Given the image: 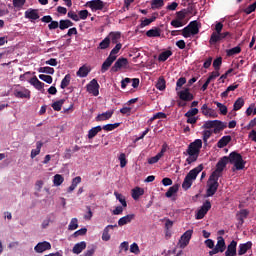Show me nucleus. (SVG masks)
I'll return each instance as SVG.
<instances>
[{
    "label": "nucleus",
    "instance_id": "1",
    "mask_svg": "<svg viewBox=\"0 0 256 256\" xmlns=\"http://www.w3.org/2000/svg\"><path fill=\"white\" fill-rule=\"evenodd\" d=\"M207 187V197H213V195H215L217 193V190L219 189V177L211 174L207 181Z\"/></svg>",
    "mask_w": 256,
    "mask_h": 256
},
{
    "label": "nucleus",
    "instance_id": "2",
    "mask_svg": "<svg viewBox=\"0 0 256 256\" xmlns=\"http://www.w3.org/2000/svg\"><path fill=\"white\" fill-rule=\"evenodd\" d=\"M199 22L197 20L191 21L184 29H182V35L185 39H189L191 35H198Z\"/></svg>",
    "mask_w": 256,
    "mask_h": 256
},
{
    "label": "nucleus",
    "instance_id": "3",
    "mask_svg": "<svg viewBox=\"0 0 256 256\" xmlns=\"http://www.w3.org/2000/svg\"><path fill=\"white\" fill-rule=\"evenodd\" d=\"M227 163H229V157L224 156L222 157L216 164L215 171L212 172L211 175H214V177H221L223 170L227 167Z\"/></svg>",
    "mask_w": 256,
    "mask_h": 256
},
{
    "label": "nucleus",
    "instance_id": "4",
    "mask_svg": "<svg viewBox=\"0 0 256 256\" xmlns=\"http://www.w3.org/2000/svg\"><path fill=\"white\" fill-rule=\"evenodd\" d=\"M202 147L203 141L201 139H196L194 142L189 144L186 153H188V155H199V153H201Z\"/></svg>",
    "mask_w": 256,
    "mask_h": 256
},
{
    "label": "nucleus",
    "instance_id": "5",
    "mask_svg": "<svg viewBox=\"0 0 256 256\" xmlns=\"http://www.w3.org/2000/svg\"><path fill=\"white\" fill-rule=\"evenodd\" d=\"M225 249H227V245L225 244V238H223L222 236H218L217 244L211 251H209V255L213 256L217 255V253H224Z\"/></svg>",
    "mask_w": 256,
    "mask_h": 256
},
{
    "label": "nucleus",
    "instance_id": "6",
    "mask_svg": "<svg viewBox=\"0 0 256 256\" xmlns=\"http://www.w3.org/2000/svg\"><path fill=\"white\" fill-rule=\"evenodd\" d=\"M221 31H223V22H216L214 32L210 36V45H215L216 43H219V35Z\"/></svg>",
    "mask_w": 256,
    "mask_h": 256
},
{
    "label": "nucleus",
    "instance_id": "7",
    "mask_svg": "<svg viewBox=\"0 0 256 256\" xmlns=\"http://www.w3.org/2000/svg\"><path fill=\"white\" fill-rule=\"evenodd\" d=\"M127 65H129V60L127 58L120 57L111 67V73H118L121 69H127Z\"/></svg>",
    "mask_w": 256,
    "mask_h": 256
},
{
    "label": "nucleus",
    "instance_id": "8",
    "mask_svg": "<svg viewBox=\"0 0 256 256\" xmlns=\"http://www.w3.org/2000/svg\"><path fill=\"white\" fill-rule=\"evenodd\" d=\"M191 237H193V230H187L179 240V247L180 249H185L187 245H189V241H191Z\"/></svg>",
    "mask_w": 256,
    "mask_h": 256
},
{
    "label": "nucleus",
    "instance_id": "9",
    "mask_svg": "<svg viewBox=\"0 0 256 256\" xmlns=\"http://www.w3.org/2000/svg\"><path fill=\"white\" fill-rule=\"evenodd\" d=\"M211 209V201L206 200L201 208L196 213V219H203L206 215V213H209V210Z\"/></svg>",
    "mask_w": 256,
    "mask_h": 256
},
{
    "label": "nucleus",
    "instance_id": "10",
    "mask_svg": "<svg viewBox=\"0 0 256 256\" xmlns=\"http://www.w3.org/2000/svg\"><path fill=\"white\" fill-rule=\"evenodd\" d=\"M14 96L17 99H31V91L29 89L22 87L21 89H14Z\"/></svg>",
    "mask_w": 256,
    "mask_h": 256
},
{
    "label": "nucleus",
    "instance_id": "11",
    "mask_svg": "<svg viewBox=\"0 0 256 256\" xmlns=\"http://www.w3.org/2000/svg\"><path fill=\"white\" fill-rule=\"evenodd\" d=\"M86 88L88 93H91L94 97L99 95V82H97V79H92L89 84H87Z\"/></svg>",
    "mask_w": 256,
    "mask_h": 256
},
{
    "label": "nucleus",
    "instance_id": "12",
    "mask_svg": "<svg viewBox=\"0 0 256 256\" xmlns=\"http://www.w3.org/2000/svg\"><path fill=\"white\" fill-rule=\"evenodd\" d=\"M87 7H89L92 11H103L105 8V2L102 0H92L87 2Z\"/></svg>",
    "mask_w": 256,
    "mask_h": 256
},
{
    "label": "nucleus",
    "instance_id": "13",
    "mask_svg": "<svg viewBox=\"0 0 256 256\" xmlns=\"http://www.w3.org/2000/svg\"><path fill=\"white\" fill-rule=\"evenodd\" d=\"M178 97L181 99V101H193V99H195V96H193V94L189 91V88L181 90L178 93Z\"/></svg>",
    "mask_w": 256,
    "mask_h": 256
},
{
    "label": "nucleus",
    "instance_id": "14",
    "mask_svg": "<svg viewBox=\"0 0 256 256\" xmlns=\"http://www.w3.org/2000/svg\"><path fill=\"white\" fill-rule=\"evenodd\" d=\"M225 256H237V241L232 240L227 246Z\"/></svg>",
    "mask_w": 256,
    "mask_h": 256
},
{
    "label": "nucleus",
    "instance_id": "15",
    "mask_svg": "<svg viewBox=\"0 0 256 256\" xmlns=\"http://www.w3.org/2000/svg\"><path fill=\"white\" fill-rule=\"evenodd\" d=\"M116 60L117 57L108 56L101 66V73H106V71H109V67H111Z\"/></svg>",
    "mask_w": 256,
    "mask_h": 256
},
{
    "label": "nucleus",
    "instance_id": "16",
    "mask_svg": "<svg viewBox=\"0 0 256 256\" xmlns=\"http://www.w3.org/2000/svg\"><path fill=\"white\" fill-rule=\"evenodd\" d=\"M49 249H51V243L47 241L40 242L34 247L36 253H44V251H49Z\"/></svg>",
    "mask_w": 256,
    "mask_h": 256
},
{
    "label": "nucleus",
    "instance_id": "17",
    "mask_svg": "<svg viewBox=\"0 0 256 256\" xmlns=\"http://www.w3.org/2000/svg\"><path fill=\"white\" fill-rule=\"evenodd\" d=\"M25 18L31 19L32 21H37V19H39V10L33 8L26 10Z\"/></svg>",
    "mask_w": 256,
    "mask_h": 256
},
{
    "label": "nucleus",
    "instance_id": "18",
    "mask_svg": "<svg viewBox=\"0 0 256 256\" xmlns=\"http://www.w3.org/2000/svg\"><path fill=\"white\" fill-rule=\"evenodd\" d=\"M201 171H203V164H200L196 168L190 170L186 177H189L190 179H192V181H195V179H197V175H199Z\"/></svg>",
    "mask_w": 256,
    "mask_h": 256
},
{
    "label": "nucleus",
    "instance_id": "19",
    "mask_svg": "<svg viewBox=\"0 0 256 256\" xmlns=\"http://www.w3.org/2000/svg\"><path fill=\"white\" fill-rule=\"evenodd\" d=\"M253 247V242L252 241H248L246 243L243 244H239V248H238V255H245V253H247V251H249V249H251Z\"/></svg>",
    "mask_w": 256,
    "mask_h": 256
},
{
    "label": "nucleus",
    "instance_id": "20",
    "mask_svg": "<svg viewBox=\"0 0 256 256\" xmlns=\"http://www.w3.org/2000/svg\"><path fill=\"white\" fill-rule=\"evenodd\" d=\"M249 217V210L247 209H242L237 213V220H238V225H243L245 223V219Z\"/></svg>",
    "mask_w": 256,
    "mask_h": 256
},
{
    "label": "nucleus",
    "instance_id": "21",
    "mask_svg": "<svg viewBox=\"0 0 256 256\" xmlns=\"http://www.w3.org/2000/svg\"><path fill=\"white\" fill-rule=\"evenodd\" d=\"M85 249H87V243L85 241H82V242L74 245L72 252L75 255H79L80 253H83V251H85Z\"/></svg>",
    "mask_w": 256,
    "mask_h": 256
},
{
    "label": "nucleus",
    "instance_id": "22",
    "mask_svg": "<svg viewBox=\"0 0 256 256\" xmlns=\"http://www.w3.org/2000/svg\"><path fill=\"white\" fill-rule=\"evenodd\" d=\"M113 110H108L102 114H98L96 116V121L101 122V121H108V119H111V117H113Z\"/></svg>",
    "mask_w": 256,
    "mask_h": 256
},
{
    "label": "nucleus",
    "instance_id": "23",
    "mask_svg": "<svg viewBox=\"0 0 256 256\" xmlns=\"http://www.w3.org/2000/svg\"><path fill=\"white\" fill-rule=\"evenodd\" d=\"M135 219V214H128L118 220V227H123V225H127L131 223Z\"/></svg>",
    "mask_w": 256,
    "mask_h": 256
},
{
    "label": "nucleus",
    "instance_id": "24",
    "mask_svg": "<svg viewBox=\"0 0 256 256\" xmlns=\"http://www.w3.org/2000/svg\"><path fill=\"white\" fill-rule=\"evenodd\" d=\"M115 228H117V224L106 226L102 233V241H110L111 235L109 234V231Z\"/></svg>",
    "mask_w": 256,
    "mask_h": 256
},
{
    "label": "nucleus",
    "instance_id": "25",
    "mask_svg": "<svg viewBox=\"0 0 256 256\" xmlns=\"http://www.w3.org/2000/svg\"><path fill=\"white\" fill-rule=\"evenodd\" d=\"M29 82L35 89H37V91H43V88L45 87V83L39 81L37 76L32 77Z\"/></svg>",
    "mask_w": 256,
    "mask_h": 256
},
{
    "label": "nucleus",
    "instance_id": "26",
    "mask_svg": "<svg viewBox=\"0 0 256 256\" xmlns=\"http://www.w3.org/2000/svg\"><path fill=\"white\" fill-rule=\"evenodd\" d=\"M110 43H113V45L119 44V39H121V32H110L107 36Z\"/></svg>",
    "mask_w": 256,
    "mask_h": 256
},
{
    "label": "nucleus",
    "instance_id": "27",
    "mask_svg": "<svg viewBox=\"0 0 256 256\" xmlns=\"http://www.w3.org/2000/svg\"><path fill=\"white\" fill-rule=\"evenodd\" d=\"M231 143V136H223L218 142H217V147L219 149H223V147H227Z\"/></svg>",
    "mask_w": 256,
    "mask_h": 256
},
{
    "label": "nucleus",
    "instance_id": "28",
    "mask_svg": "<svg viewBox=\"0 0 256 256\" xmlns=\"http://www.w3.org/2000/svg\"><path fill=\"white\" fill-rule=\"evenodd\" d=\"M101 131H103L102 126H96V127L91 128L88 131V135H87L88 139H94V137H97V134L101 133Z\"/></svg>",
    "mask_w": 256,
    "mask_h": 256
},
{
    "label": "nucleus",
    "instance_id": "29",
    "mask_svg": "<svg viewBox=\"0 0 256 256\" xmlns=\"http://www.w3.org/2000/svg\"><path fill=\"white\" fill-rule=\"evenodd\" d=\"M223 129H227V123L221 122V120H215L213 133H219Z\"/></svg>",
    "mask_w": 256,
    "mask_h": 256
},
{
    "label": "nucleus",
    "instance_id": "30",
    "mask_svg": "<svg viewBox=\"0 0 256 256\" xmlns=\"http://www.w3.org/2000/svg\"><path fill=\"white\" fill-rule=\"evenodd\" d=\"M89 73H91V69H89V67L83 65L79 68V70L76 72L77 77H87V75H89Z\"/></svg>",
    "mask_w": 256,
    "mask_h": 256
},
{
    "label": "nucleus",
    "instance_id": "31",
    "mask_svg": "<svg viewBox=\"0 0 256 256\" xmlns=\"http://www.w3.org/2000/svg\"><path fill=\"white\" fill-rule=\"evenodd\" d=\"M243 156L237 152H231L228 156V163H231V165H234V163H237Z\"/></svg>",
    "mask_w": 256,
    "mask_h": 256
},
{
    "label": "nucleus",
    "instance_id": "32",
    "mask_svg": "<svg viewBox=\"0 0 256 256\" xmlns=\"http://www.w3.org/2000/svg\"><path fill=\"white\" fill-rule=\"evenodd\" d=\"M69 27H73V22L71 20L66 19L59 21V29L61 31H65V29H69Z\"/></svg>",
    "mask_w": 256,
    "mask_h": 256
},
{
    "label": "nucleus",
    "instance_id": "33",
    "mask_svg": "<svg viewBox=\"0 0 256 256\" xmlns=\"http://www.w3.org/2000/svg\"><path fill=\"white\" fill-rule=\"evenodd\" d=\"M41 147H43V142L38 141L36 142V149H32L31 150V159H35V157H37V155H39V153H41Z\"/></svg>",
    "mask_w": 256,
    "mask_h": 256
},
{
    "label": "nucleus",
    "instance_id": "34",
    "mask_svg": "<svg viewBox=\"0 0 256 256\" xmlns=\"http://www.w3.org/2000/svg\"><path fill=\"white\" fill-rule=\"evenodd\" d=\"M171 55H173V52L171 50H166L159 54L158 61L165 63V61H167Z\"/></svg>",
    "mask_w": 256,
    "mask_h": 256
},
{
    "label": "nucleus",
    "instance_id": "35",
    "mask_svg": "<svg viewBox=\"0 0 256 256\" xmlns=\"http://www.w3.org/2000/svg\"><path fill=\"white\" fill-rule=\"evenodd\" d=\"M239 84H233L227 87V89L221 93L222 99H227L229 97V92L230 91H235V89H238Z\"/></svg>",
    "mask_w": 256,
    "mask_h": 256
},
{
    "label": "nucleus",
    "instance_id": "36",
    "mask_svg": "<svg viewBox=\"0 0 256 256\" xmlns=\"http://www.w3.org/2000/svg\"><path fill=\"white\" fill-rule=\"evenodd\" d=\"M145 193V190L143 188L136 187L132 190V198L137 201Z\"/></svg>",
    "mask_w": 256,
    "mask_h": 256
},
{
    "label": "nucleus",
    "instance_id": "37",
    "mask_svg": "<svg viewBox=\"0 0 256 256\" xmlns=\"http://www.w3.org/2000/svg\"><path fill=\"white\" fill-rule=\"evenodd\" d=\"M70 83H71V74H66L61 81V84H60L61 89H67Z\"/></svg>",
    "mask_w": 256,
    "mask_h": 256
},
{
    "label": "nucleus",
    "instance_id": "38",
    "mask_svg": "<svg viewBox=\"0 0 256 256\" xmlns=\"http://www.w3.org/2000/svg\"><path fill=\"white\" fill-rule=\"evenodd\" d=\"M110 46H111V41L109 40L108 36H106V38H104L99 43L98 49L105 50V49H109Z\"/></svg>",
    "mask_w": 256,
    "mask_h": 256
},
{
    "label": "nucleus",
    "instance_id": "39",
    "mask_svg": "<svg viewBox=\"0 0 256 256\" xmlns=\"http://www.w3.org/2000/svg\"><path fill=\"white\" fill-rule=\"evenodd\" d=\"M244 105H245V100L242 97H240L234 102L233 110L239 111Z\"/></svg>",
    "mask_w": 256,
    "mask_h": 256
},
{
    "label": "nucleus",
    "instance_id": "40",
    "mask_svg": "<svg viewBox=\"0 0 256 256\" xmlns=\"http://www.w3.org/2000/svg\"><path fill=\"white\" fill-rule=\"evenodd\" d=\"M166 87L167 85L165 78L160 77L156 83V89H158L159 91H165Z\"/></svg>",
    "mask_w": 256,
    "mask_h": 256
},
{
    "label": "nucleus",
    "instance_id": "41",
    "mask_svg": "<svg viewBox=\"0 0 256 256\" xmlns=\"http://www.w3.org/2000/svg\"><path fill=\"white\" fill-rule=\"evenodd\" d=\"M63 181H65V178L61 174H56L53 179V184L55 187H59L63 185Z\"/></svg>",
    "mask_w": 256,
    "mask_h": 256
},
{
    "label": "nucleus",
    "instance_id": "42",
    "mask_svg": "<svg viewBox=\"0 0 256 256\" xmlns=\"http://www.w3.org/2000/svg\"><path fill=\"white\" fill-rule=\"evenodd\" d=\"M177 191H179V184H175L170 187L165 195L166 197L171 198L173 197V195H175V193H177Z\"/></svg>",
    "mask_w": 256,
    "mask_h": 256
},
{
    "label": "nucleus",
    "instance_id": "43",
    "mask_svg": "<svg viewBox=\"0 0 256 256\" xmlns=\"http://www.w3.org/2000/svg\"><path fill=\"white\" fill-rule=\"evenodd\" d=\"M191 185H193V180L190 177L185 176L184 181L182 183V188L185 191H187L188 189H191Z\"/></svg>",
    "mask_w": 256,
    "mask_h": 256
},
{
    "label": "nucleus",
    "instance_id": "44",
    "mask_svg": "<svg viewBox=\"0 0 256 256\" xmlns=\"http://www.w3.org/2000/svg\"><path fill=\"white\" fill-rule=\"evenodd\" d=\"M239 53H241L240 46H236V47H234L232 49L226 50L227 57H233V55H239Z\"/></svg>",
    "mask_w": 256,
    "mask_h": 256
},
{
    "label": "nucleus",
    "instance_id": "45",
    "mask_svg": "<svg viewBox=\"0 0 256 256\" xmlns=\"http://www.w3.org/2000/svg\"><path fill=\"white\" fill-rule=\"evenodd\" d=\"M148 37H161V30L159 28L150 29L146 32Z\"/></svg>",
    "mask_w": 256,
    "mask_h": 256
},
{
    "label": "nucleus",
    "instance_id": "46",
    "mask_svg": "<svg viewBox=\"0 0 256 256\" xmlns=\"http://www.w3.org/2000/svg\"><path fill=\"white\" fill-rule=\"evenodd\" d=\"M38 73H47V75H54L55 69L49 66L40 67Z\"/></svg>",
    "mask_w": 256,
    "mask_h": 256
},
{
    "label": "nucleus",
    "instance_id": "47",
    "mask_svg": "<svg viewBox=\"0 0 256 256\" xmlns=\"http://www.w3.org/2000/svg\"><path fill=\"white\" fill-rule=\"evenodd\" d=\"M25 3H27V0H13V7L17 9L18 11H21L23 9Z\"/></svg>",
    "mask_w": 256,
    "mask_h": 256
},
{
    "label": "nucleus",
    "instance_id": "48",
    "mask_svg": "<svg viewBox=\"0 0 256 256\" xmlns=\"http://www.w3.org/2000/svg\"><path fill=\"white\" fill-rule=\"evenodd\" d=\"M65 103V99H60L52 104V109L54 111H61V108L63 107Z\"/></svg>",
    "mask_w": 256,
    "mask_h": 256
},
{
    "label": "nucleus",
    "instance_id": "49",
    "mask_svg": "<svg viewBox=\"0 0 256 256\" xmlns=\"http://www.w3.org/2000/svg\"><path fill=\"white\" fill-rule=\"evenodd\" d=\"M121 123H114V124H106L102 127L104 131H115L117 127H120Z\"/></svg>",
    "mask_w": 256,
    "mask_h": 256
},
{
    "label": "nucleus",
    "instance_id": "50",
    "mask_svg": "<svg viewBox=\"0 0 256 256\" xmlns=\"http://www.w3.org/2000/svg\"><path fill=\"white\" fill-rule=\"evenodd\" d=\"M156 19L157 17L155 16H152L151 18H146L141 22L140 28L143 29V27H147L148 25H151V23H153V21H155Z\"/></svg>",
    "mask_w": 256,
    "mask_h": 256
},
{
    "label": "nucleus",
    "instance_id": "51",
    "mask_svg": "<svg viewBox=\"0 0 256 256\" xmlns=\"http://www.w3.org/2000/svg\"><path fill=\"white\" fill-rule=\"evenodd\" d=\"M165 5V1L163 0H153L151 3L152 9H161Z\"/></svg>",
    "mask_w": 256,
    "mask_h": 256
},
{
    "label": "nucleus",
    "instance_id": "52",
    "mask_svg": "<svg viewBox=\"0 0 256 256\" xmlns=\"http://www.w3.org/2000/svg\"><path fill=\"white\" fill-rule=\"evenodd\" d=\"M234 167L237 171H241L245 169V162L243 161V157L240 158L238 161L234 162Z\"/></svg>",
    "mask_w": 256,
    "mask_h": 256
},
{
    "label": "nucleus",
    "instance_id": "53",
    "mask_svg": "<svg viewBox=\"0 0 256 256\" xmlns=\"http://www.w3.org/2000/svg\"><path fill=\"white\" fill-rule=\"evenodd\" d=\"M121 47H123V44L118 43L116 44V46L111 50L109 57H116L115 55H117V53H119V51H121Z\"/></svg>",
    "mask_w": 256,
    "mask_h": 256
},
{
    "label": "nucleus",
    "instance_id": "54",
    "mask_svg": "<svg viewBox=\"0 0 256 256\" xmlns=\"http://www.w3.org/2000/svg\"><path fill=\"white\" fill-rule=\"evenodd\" d=\"M223 64V58L218 57L213 61V67L215 71H219L221 69V65Z\"/></svg>",
    "mask_w": 256,
    "mask_h": 256
},
{
    "label": "nucleus",
    "instance_id": "55",
    "mask_svg": "<svg viewBox=\"0 0 256 256\" xmlns=\"http://www.w3.org/2000/svg\"><path fill=\"white\" fill-rule=\"evenodd\" d=\"M185 83H187V78L186 77H180L177 82H176V91H179Z\"/></svg>",
    "mask_w": 256,
    "mask_h": 256
},
{
    "label": "nucleus",
    "instance_id": "56",
    "mask_svg": "<svg viewBox=\"0 0 256 256\" xmlns=\"http://www.w3.org/2000/svg\"><path fill=\"white\" fill-rule=\"evenodd\" d=\"M39 79H41V81H44L45 83H48V85H51V83H53V77H51L50 75L40 74Z\"/></svg>",
    "mask_w": 256,
    "mask_h": 256
},
{
    "label": "nucleus",
    "instance_id": "57",
    "mask_svg": "<svg viewBox=\"0 0 256 256\" xmlns=\"http://www.w3.org/2000/svg\"><path fill=\"white\" fill-rule=\"evenodd\" d=\"M118 159L120 161V167L122 169L127 166V156L125 155V153H121Z\"/></svg>",
    "mask_w": 256,
    "mask_h": 256
},
{
    "label": "nucleus",
    "instance_id": "58",
    "mask_svg": "<svg viewBox=\"0 0 256 256\" xmlns=\"http://www.w3.org/2000/svg\"><path fill=\"white\" fill-rule=\"evenodd\" d=\"M116 199L121 203L122 207H127V201L125 200V197H123L120 193H114Z\"/></svg>",
    "mask_w": 256,
    "mask_h": 256
},
{
    "label": "nucleus",
    "instance_id": "59",
    "mask_svg": "<svg viewBox=\"0 0 256 256\" xmlns=\"http://www.w3.org/2000/svg\"><path fill=\"white\" fill-rule=\"evenodd\" d=\"M215 105L218 107L221 115H227V106L221 104V102H215Z\"/></svg>",
    "mask_w": 256,
    "mask_h": 256
},
{
    "label": "nucleus",
    "instance_id": "60",
    "mask_svg": "<svg viewBox=\"0 0 256 256\" xmlns=\"http://www.w3.org/2000/svg\"><path fill=\"white\" fill-rule=\"evenodd\" d=\"M211 135H213V132L211 130H204L202 132L204 143H207V141H209V139L211 138Z\"/></svg>",
    "mask_w": 256,
    "mask_h": 256
},
{
    "label": "nucleus",
    "instance_id": "61",
    "mask_svg": "<svg viewBox=\"0 0 256 256\" xmlns=\"http://www.w3.org/2000/svg\"><path fill=\"white\" fill-rule=\"evenodd\" d=\"M215 128V120H208L202 125V129H213Z\"/></svg>",
    "mask_w": 256,
    "mask_h": 256
},
{
    "label": "nucleus",
    "instance_id": "62",
    "mask_svg": "<svg viewBox=\"0 0 256 256\" xmlns=\"http://www.w3.org/2000/svg\"><path fill=\"white\" fill-rule=\"evenodd\" d=\"M77 227H79L77 218H72V220L68 226V229L70 231H75V229H77Z\"/></svg>",
    "mask_w": 256,
    "mask_h": 256
},
{
    "label": "nucleus",
    "instance_id": "63",
    "mask_svg": "<svg viewBox=\"0 0 256 256\" xmlns=\"http://www.w3.org/2000/svg\"><path fill=\"white\" fill-rule=\"evenodd\" d=\"M256 11V1L249 5L246 9H244V13H246V15H251V13Z\"/></svg>",
    "mask_w": 256,
    "mask_h": 256
},
{
    "label": "nucleus",
    "instance_id": "64",
    "mask_svg": "<svg viewBox=\"0 0 256 256\" xmlns=\"http://www.w3.org/2000/svg\"><path fill=\"white\" fill-rule=\"evenodd\" d=\"M199 113V109L191 108L188 112L185 113V117H195Z\"/></svg>",
    "mask_w": 256,
    "mask_h": 256
}]
</instances>
